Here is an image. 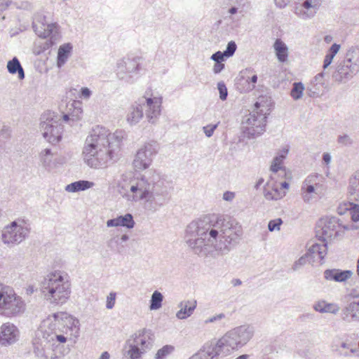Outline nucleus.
Here are the masks:
<instances>
[{
	"mask_svg": "<svg viewBox=\"0 0 359 359\" xmlns=\"http://www.w3.org/2000/svg\"><path fill=\"white\" fill-rule=\"evenodd\" d=\"M243 235L241 225L225 216L206 215L191 222L186 229V243L200 257L215 252L227 254Z\"/></svg>",
	"mask_w": 359,
	"mask_h": 359,
	"instance_id": "nucleus-1",
	"label": "nucleus"
},
{
	"mask_svg": "<svg viewBox=\"0 0 359 359\" xmlns=\"http://www.w3.org/2000/svg\"><path fill=\"white\" fill-rule=\"evenodd\" d=\"M158 151L156 142L146 143L135 155L133 165L142 171L136 173L128 184L121 187V193L128 202L144 201L161 207L168 201V187L163 176L154 169H147Z\"/></svg>",
	"mask_w": 359,
	"mask_h": 359,
	"instance_id": "nucleus-2",
	"label": "nucleus"
},
{
	"mask_svg": "<svg viewBox=\"0 0 359 359\" xmlns=\"http://www.w3.org/2000/svg\"><path fill=\"white\" fill-rule=\"evenodd\" d=\"M126 132L117 130L111 133L107 128L96 126L87 136L83 149L84 162L92 168L106 166L117 156Z\"/></svg>",
	"mask_w": 359,
	"mask_h": 359,
	"instance_id": "nucleus-3",
	"label": "nucleus"
},
{
	"mask_svg": "<svg viewBox=\"0 0 359 359\" xmlns=\"http://www.w3.org/2000/svg\"><path fill=\"white\" fill-rule=\"evenodd\" d=\"M255 328L243 325L226 332L217 341L206 343L202 349L189 359H219L220 354L228 355L246 345L253 337Z\"/></svg>",
	"mask_w": 359,
	"mask_h": 359,
	"instance_id": "nucleus-4",
	"label": "nucleus"
},
{
	"mask_svg": "<svg viewBox=\"0 0 359 359\" xmlns=\"http://www.w3.org/2000/svg\"><path fill=\"white\" fill-rule=\"evenodd\" d=\"M41 292L44 299L51 304H65L72 292L69 275L62 271L48 273L41 283Z\"/></svg>",
	"mask_w": 359,
	"mask_h": 359,
	"instance_id": "nucleus-5",
	"label": "nucleus"
},
{
	"mask_svg": "<svg viewBox=\"0 0 359 359\" xmlns=\"http://www.w3.org/2000/svg\"><path fill=\"white\" fill-rule=\"evenodd\" d=\"M61 332L59 327V322L54 318V314L43 320L39 327L35 331L33 338L32 344L34 347V351L38 355H43V343H53L55 341L59 343H65L67 337H65Z\"/></svg>",
	"mask_w": 359,
	"mask_h": 359,
	"instance_id": "nucleus-6",
	"label": "nucleus"
},
{
	"mask_svg": "<svg viewBox=\"0 0 359 359\" xmlns=\"http://www.w3.org/2000/svg\"><path fill=\"white\" fill-rule=\"evenodd\" d=\"M154 338L150 330L142 329L132 334L126 341L125 355L130 359H140L153 346Z\"/></svg>",
	"mask_w": 359,
	"mask_h": 359,
	"instance_id": "nucleus-7",
	"label": "nucleus"
},
{
	"mask_svg": "<svg viewBox=\"0 0 359 359\" xmlns=\"http://www.w3.org/2000/svg\"><path fill=\"white\" fill-rule=\"evenodd\" d=\"M25 311V303L17 295L13 287L0 283V315L6 318H14Z\"/></svg>",
	"mask_w": 359,
	"mask_h": 359,
	"instance_id": "nucleus-8",
	"label": "nucleus"
},
{
	"mask_svg": "<svg viewBox=\"0 0 359 359\" xmlns=\"http://www.w3.org/2000/svg\"><path fill=\"white\" fill-rule=\"evenodd\" d=\"M32 28L36 34L42 39H48L46 48H49L60 39V27L56 22H48L43 12H37L33 16Z\"/></svg>",
	"mask_w": 359,
	"mask_h": 359,
	"instance_id": "nucleus-9",
	"label": "nucleus"
},
{
	"mask_svg": "<svg viewBox=\"0 0 359 359\" xmlns=\"http://www.w3.org/2000/svg\"><path fill=\"white\" fill-rule=\"evenodd\" d=\"M266 111L268 109L262 101L255 102V109L249 114L243 122L245 124L244 133L248 137H255L265 131Z\"/></svg>",
	"mask_w": 359,
	"mask_h": 359,
	"instance_id": "nucleus-10",
	"label": "nucleus"
},
{
	"mask_svg": "<svg viewBox=\"0 0 359 359\" xmlns=\"http://www.w3.org/2000/svg\"><path fill=\"white\" fill-rule=\"evenodd\" d=\"M40 121V131L43 137L53 144L58 143L63 131L60 117L48 111L41 115Z\"/></svg>",
	"mask_w": 359,
	"mask_h": 359,
	"instance_id": "nucleus-11",
	"label": "nucleus"
},
{
	"mask_svg": "<svg viewBox=\"0 0 359 359\" xmlns=\"http://www.w3.org/2000/svg\"><path fill=\"white\" fill-rule=\"evenodd\" d=\"M348 228L342 226L336 217H325L321 218L316 226V236L323 241L341 236L344 230Z\"/></svg>",
	"mask_w": 359,
	"mask_h": 359,
	"instance_id": "nucleus-12",
	"label": "nucleus"
},
{
	"mask_svg": "<svg viewBox=\"0 0 359 359\" xmlns=\"http://www.w3.org/2000/svg\"><path fill=\"white\" fill-rule=\"evenodd\" d=\"M141 69L140 57L124 58L120 60L117 63V76L119 79L128 83H133L136 80Z\"/></svg>",
	"mask_w": 359,
	"mask_h": 359,
	"instance_id": "nucleus-13",
	"label": "nucleus"
},
{
	"mask_svg": "<svg viewBox=\"0 0 359 359\" xmlns=\"http://www.w3.org/2000/svg\"><path fill=\"white\" fill-rule=\"evenodd\" d=\"M323 177L317 173L309 175L302 183L300 194L302 200L306 203H311L316 200L322 187Z\"/></svg>",
	"mask_w": 359,
	"mask_h": 359,
	"instance_id": "nucleus-14",
	"label": "nucleus"
},
{
	"mask_svg": "<svg viewBox=\"0 0 359 359\" xmlns=\"http://www.w3.org/2000/svg\"><path fill=\"white\" fill-rule=\"evenodd\" d=\"M29 233V229L24 224L13 222L4 229L1 235L2 241L8 245L19 244L25 239Z\"/></svg>",
	"mask_w": 359,
	"mask_h": 359,
	"instance_id": "nucleus-15",
	"label": "nucleus"
},
{
	"mask_svg": "<svg viewBox=\"0 0 359 359\" xmlns=\"http://www.w3.org/2000/svg\"><path fill=\"white\" fill-rule=\"evenodd\" d=\"M258 77L257 72L251 67L240 72L236 81V88L243 93H249L255 88Z\"/></svg>",
	"mask_w": 359,
	"mask_h": 359,
	"instance_id": "nucleus-16",
	"label": "nucleus"
},
{
	"mask_svg": "<svg viewBox=\"0 0 359 359\" xmlns=\"http://www.w3.org/2000/svg\"><path fill=\"white\" fill-rule=\"evenodd\" d=\"M143 111H145L146 117L149 123H154L161 114L162 99L159 97L140 98Z\"/></svg>",
	"mask_w": 359,
	"mask_h": 359,
	"instance_id": "nucleus-17",
	"label": "nucleus"
},
{
	"mask_svg": "<svg viewBox=\"0 0 359 359\" xmlns=\"http://www.w3.org/2000/svg\"><path fill=\"white\" fill-rule=\"evenodd\" d=\"M321 3L322 0H304L302 4L294 7V13L302 20H309L315 16Z\"/></svg>",
	"mask_w": 359,
	"mask_h": 359,
	"instance_id": "nucleus-18",
	"label": "nucleus"
},
{
	"mask_svg": "<svg viewBox=\"0 0 359 359\" xmlns=\"http://www.w3.org/2000/svg\"><path fill=\"white\" fill-rule=\"evenodd\" d=\"M359 71L352 65L346 63L344 60L339 61L334 72L332 73V78L338 83H346L355 76Z\"/></svg>",
	"mask_w": 359,
	"mask_h": 359,
	"instance_id": "nucleus-19",
	"label": "nucleus"
},
{
	"mask_svg": "<svg viewBox=\"0 0 359 359\" xmlns=\"http://www.w3.org/2000/svg\"><path fill=\"white\" fill-rule=\"evenodd\" d=\"M19 335L18 329L11 323H4L0 327V344L8 346L14 344Z\"/></svg>",
	"mask_w": 359,
	"mask_h": 359,
	"instance_id": "nucleus-20",
	"label": "nucleus"
},
{
	"mask_svg": "<svg viewBox=\"0 0 359 359\" xmlns=\"http://www.w3.org/2000/svg\"><path fill=\"white\" fill-rule=\"evenodd\" d=\"M54 318L59 322V326L63 325L62 330L64 332L61 333L67 334L68 330L77 333L79 331V322L73 316L67 314V313H54Z\"/></svg>",
	"mask_w": 359,
	"mask_h": 359,
	"instance_id": "nucleus-21",
	"label": "nucleus"
},
{
	"mask_svg": "<svg viewBox=\"0 0 359 359\" xmlns=\"http://www.w3.org/2000/svg\"><path fill=\"white\" fill-rule=\"evenodd\" d=\"M353 275L351 270H341L339 269H326L323 272V277L327 281L336 283H345Z\"/></svg>",
	"mask_w": 359,
	"mask_h": 359,
	"instance_id": "nucleus-22",
	"label": "nucleus"
},
{
	"mask_svg": "<svg viewBox=\"0 0 359 359\" xmlns=\"http://www.w3.org/2000/svg\"><path fill=\"white\" fill-rule=\"evenodd\" d=\"M341 318L347 323H359V303L353 301L348 303L341 311Z\"/></svg>",
	"mask_w": 359,
	"mask_h": 359,
	"instance_id": "nucleus-23",
	"label": "nucleus"
},
{
	"mask_svg": "<svg viewBox=\"0 0 359 359\" xmlns=\"http://www.w3.org/2000/svg\"><path fill=\"white\" fill-rule=\"evenodd\" d=\"M143 115V107L140 100L138 99L137 102L128 108L126 115V121L130 125L133 126L140 122L142 118Z\"/></svg>",
	"mask_w": 359,
	"mask_h": 359,
	"instance_id": "nucleus-24",
	"label": "nucleus"
},
{
	"mask_svg": "<svg viewBox=\"0 0 359 359\" xmlns=\"http://www.w3.org/2000/svg\"><path fill=\"white\" fill-rule=\"evenodd\" d=\"M135 221L131 214L127 213L107 221V227L123 226L127 229H133L135 226Z\"/></svg>",
	"mask_w": 359,
	"mask_h": 359,
	"instance_id": "nucleus-25",
	"label": "nucleus"
},
{
	"mask_svg": "<svg viewBox=\"0 0 359 359\" xmlns=\"http://www.w3.org/2000/svg\"><path fill=\"white\" fill-rule=\"evenodd\" d=\"M178 307L180 309L176 313V317L180 320L187 319L191 316L196 307V301H182Z\"/></svg>",
	"mask_w": 359,
	"mask_h": 359,
	"instance_id": "nucleus-26",
	"label": "nucleus"
},
{
	"mask_svg": "<svg viewBox=\"0 0 359 359\" xmlns=\"http://www.w3.org/2000/svg\"><path fill=\"white\" fill-rule=\"evenodd\" d=\"M325 241L322 239L320 243H315L312 245L306 253L308 256L311 257L313 260H323L327 255V244L325 243Z\"/></svg>",
	"mask_w": 359,
	"mask_h": 359,
	"instance_id": "nucleus-27",
	"label": "nucleus"
},
{
	"mask_svg": "<svg viewBox=\"0 0 359 359\" xmlns=\"http://www.w3.org/2000/svg\"><path fill=\"white\" fill-rule=\"evenodd\" d=\"M313 309L320 313H332L337 314L340 310V307L337 304L328 303L325 300H320L315 302Z\"/></svg>",
	"mask_w": 359,
	"mask_h": 359,
	"instance_id": "nucleus-28",
	"label": "nucleus"
},
{
	"mask_svg": "<svg viewBox=\"0 0 359 359\" xmlns=\"http://www.w3.org/2000/svg\"><path fill=\"white\" fill-rule=\"evenodd\" d=\"M286 194L285 190L279 189L277 184H272L267 182L266 187L264 189V196L267 200L277 201L283 198Z\"/></svg>",
	"mask_w": 359,
	"mask_h": 359,
	"instance_id": "nucleus-29",
	"label": "nucleus"
},
{
	"mask_svg": "<svg viewBox=\"0 0 359 359\" xmlns=\"http://www.w3.org/2000/svg\"><path fill=\"white\" fill-rule=\"evenodd\" d=\"M290 150V147L286 145L280 149L276 156L273 158L271 165V171L276 173L283 169V161L287 156Z\"/></svg>",
	"mask_w": 359,
	"mask_h": 359,
	"instance_id": "nucleus-30",
	"label": "nucleus"
},
{
	"mask_svg": "<svg viewBox=\"0 0 359 359\" xmlns=\"http://www.w3.org/2000/svg\"><path fill=\"white\" fill-rule=\"evenodd\" d=\"M128 239L129 236L127 234L119 236L118 235L113 233L111 235V238L107 241V245L111 251L121 252L123 248L122 243L127 241Z\"/></svg>",
	"mask_w": 359,
	"mask_h": 359,
	"instance_id": "nucleus-31",
	"label": "nucleus"
},
{
	"mask_svg": "<svg viewBox=\"0 0 359 359\" xmlns=\"http://www.w3.org/2000/svg\"><path fill=\"white\" fill-rule=\"evenodd\" d=\"M343 60L359 71V47L353 46L349 47Z\"/></svg>",
	"mask_w": 359,
	"mask_h": 359,
	"instance_id": "nucleus-32",
	"label": "nucleus"
},
{
	"mask_svg": "<svg viewBox=\"0 0 359 359\" xmlns=\"http://www.w3.org/2000/svg\"><path fill=\"white\" fill-rule=\"evenodd\" d=\"M273 48L279 62H285L287 60L288 48L281 39H278L276 40L273 43Z\"/></svg>",
	"mask_w": 359,
	"mask_h": 359,
	"instance_id": "nucleus-33",
	"label": "nucleus"
},
{
	"mask_svg": "<svg viewBox=\"0 0 359 359\" xmlns=\"http://www.w3.org/2000/svg\"><path fill=\"white\" fill-rule=\"evenodd\" d=\"M73 46L71 43H64L58 49L57 57V65L58 67H62L67 61Z\"/></svg>",
	"mask_w": 359,
	"mask_h": 359,
	"instance_id": "nucleus-34",
	"label": "nucleus"
},
{
	"mask_svg": "<svg viewBox=\"0 0 359 359\" xmlns=\"http://www.w3.org/2000/svg\"><path fill=\"white\" fill-rule=\"evenodd\" d=\"M95 186L94 182L87 180H79L67 184L65 187V190L68 192H78L81 191H85Z\"/></svg>",
	"mask_w": 359,
	"mask_h": 359,
	"instance_id": "nucleus-35",
	"label": "nucleus"
},
{
	"mask_svg": "<svg viewBox=\"0 0 359 359\" xmlns=\"http://www.w3.org/2000/svg\"><path fill=\"white\" fill-rule=\"evenodd\" d=\"M41 165L47 170L54 168L53 154L50 149H43L39 154Z\"/></svg>",
	"mask_w": 359,
	"mask_h": 359,
	"instance_id": "nucleus-36",
	"label": "nucleus"
},
{
	"mask_svg": "<svg viewBox=\"0 0 359 359\" xmlns=\"http://www.w3.org/2000/svg\"><path fill=\"white\" fill-rule=\"evenodd\" d=\"M348 193L353 199L359 202V171L349 180Z\"/></svg>",
	"mask_w": 359,
	"mask_h": 359,
	"instance_id": "nucleus-37",
	"label": "nucleus"
},
{
	"mask_svg": "<svg viewBox=\"0 0 359 359\" xmlns=\"http://www.w3.org/2000/svg\"><path fill=\"white\" fill-rule=\"evenodd\" d=\"M7 69L9 73L14 74L18 73V78L23 79L25 78V72L22 67L18 59L13 57L11 60L8 62Z\"/></svg>",
	"mask_w": 359,
	"mask_h": 359,
	"instance_id": "nucleus-38",
	"label": "nucleus"
},
{
	"mask_svg": "<svg viewBox=\"0 0 359 359\" xmlns=\"http://www.w3.org/2000/svg\"><path fill=\"white\" fill-rule=\"evenodd\" d=\"M163 301V295L161 292L158 290H155L151 294V299L149 301V309L151 311L158 310L162 306Z\"/></svg>",
	"mask_w": 359,
	"mask_h": 359,
	"instance_id": "nucleus-39",
	"label": "nucleus"
},
{
	"mask_svg": "<svg viewBox=\"0 0 359 359\" xmlns=\"http://www.w3.org/2000/svg\"><path fill=\"white\" fill-rule=\"evenodd\" d=\"M304 86L302 82H294L290 92L291 97L294 100H298L302 97Z\"/></svg>",
	"mask_w": 359,
	"mask_h": 359,
	"instance_id": "nucleus-40",
	"label": "nucleus"
},
{
	"mask_svg": "<svg viewBox=\"0 0 359 359\" xmlns=\"http://www.w3.org/2000/svg\"><path fill=\"white\" fill-rule=\"evenodd\" d=\"M174 351V347L171 345H165L160 348L156 353V359H165Z\"/></svg>",
	"mask_w": 359,
	"mask_h": 359,
	"instance_id": "nucleus-41",
	"label": "nucleus"
},
{
	"mask_svg": "<svg viewBox=\"0 0 359 359\" xmlns=\"http://www.w3.org/2000/svg\"><path fill=\"white\" fill-rule=\"evenodd\" d=\"M226 318V315L223 313H220L208 318L204 320V324L208 325L209 323L221 324V322Z\"/></svg>",
	"mask_w": 359,
	"mask_h": 359,
	"instance_id": "nucleus-42",
	"label": "nucleus"
},
{
	"mask_svg": "<svg viewBox=\"0 0 359 359\" xmlns=\"http://www.w3.org/2000/svg\"><path fill=\"white\" fill-rule=\"evenodd\" d=\"M350 212V215L353 222L359 221V205L350 203L347 208Z\"/></svg>",
	"mask_w": 359,
	"mask_h": 359,
	"instance_id": "nucleus-43",
	"label": "nucleus"
},
{
	"mask_svg": "<svg viewBox=\"0 0 359 359\" xmlns=\"http://www.w3.org/2000/svg\"><path fill=\"white\" fill-rule=\"evenodd\" d=\"M283 220L280 218L270 220L268 224V229L269 231H280Z\"/></svg>",
	"mask_w": 359,
	"mask_h": 359,
	"instance_id": "nucleus-44",
	"label": "nucleus"
},
{
	"mask_svg": "<svg viewBox=\"0 0 359 359\" xmlns=\"http://www.w3.org/2000/svg\"><path fill=\"white\" fill-rule=\"evenodd\" d=\"M236 49V43L235 41H231L228 43L226 50L223 51V55H224L226 57H230L234 55Z\"/></svg>",
	"mask_w": 359,
	"mask_h": 359,
	"instance_id": "nucleus-45",
	"label": "nucleus"
},
{
	"mask_svg": "<svg viewBox=\"0 0 359 359\" xmlns=\"http://www.w3.org/2000/svg\"><path fill=\"white\" fill-rule=\"evenodd\" d=\"M217 90L219 93L220 100L222 101L226 100L228 96V90L224 81H219L217 83Z\"/></svg>",
	"mask_w": 359,
	"mask_h": 359,
	"instance_id": "nucleus-46",
	"label": "nucleus"
},
{
	"mask_svg": "<svg viewBox=\"0 0 359 359\" xmlns=\"http://www.w3.org/2000/svg\"><path fill=\"white\" fill-rule=\"evenodd\" d=\"M339 348L340 349L344 348L349 350L353 354H356L358 352V349L354 346V342L350 341L348 339L343 341Z\"/></svg>",
	"mask_w": 359,
	"mask_h": 359,
	"instance_id": "nucleus-47",
	"label": "nucleus"
},
{
	"mask_svg": "<svg viewBox=\"0 0 359 359\" xmlns=\"http://www.w3.org/2000/svg\"><path fill=\"white\" fill-rule=\"evenodd\" d=\"M308 255L306 254L299 257L292 265V269L294 271L299 270L307 262Z\"/></svg>",
	"mask_w": 359,
	"mask_h": 359,
	"instance_id": "nucleus-48",
	"label": "nucleus"
},
{
	"mask_svg": "<svg viewBox=\"0 0 359 359\" xmlns=\"http://www.w3.org/2000/svg\"><path fill=\"white\" fill-rule=\"evenodd\" d=\"M116 299V293L115 292H109L106 300V308L107 309H112L114 307Z\"/></svg>",
	"mask_w": 359,
	"mask_h": 359,
	"instance_id": "nucleus-49",
	"label": "nucleus"
},
{
	"mask_svg": "<svg viewBox=\"0 0 359 359\" xmlns=\"http://www.w3.org/2000/svg\"><path fill=\"white\" fill-rule=\"evenodd\" d=\"M219 123L216 124H209L204 127H203V130L206 137H210L212 136L214 131L217 128Z\"/></svg>",
	"mask_w": 359,
	"mask_h": 359,
	"instance_id": "nucleus-50",
	"label": "nucleus"
},
{
	"mask_svg": "<svg viewBox=\"0 0 359 359\" xmlns=\"http://www.w3.org/2000/svg\"><path fill=\"white\" fill-rule=\"evenodd\" d=\"M337 142L344 146H350L353 144V140L348 135H339Z\"/></svg>",
	"mask_w": 359,
	"mask_h": 359,
	"instance_id": "nucleus-51",
	"label": "nucleus"
},
{
	"mask_svg": "<svg viewBox=\"0 0 359 359\" xmlns=\"http://www.w3.org/2000/svg\"><path fill=\"white\" fill-rule=\"evenodd\" d=\"M341 48V45L337 43H333L329 48L327 55L334 59L335 55L338 53Z\"/></svg>",
	"mask_w": 359,
	"mask_h": 359,
	"instance_id": "nucleus-52",
	"label": "nucleus"
},
{
	"mask_svg": "<svg viewBox=\"0 0 359 359\" xmlns=\"http://www.w3.org/2000/svg\"><path fill=\"white\" fill-rule=\"evenodd\" d=\"M341 48V45L337 43H333L329 48L327 55L334 59L335 55L338 53Z\"/></svg>",
	"mask_w": 359,
	"mask_h": 359,
	"instance_id": "nucleus-53",
	"label": "nucleus"
},
{
	"mask_svg": "<svg viewBox=\"0 0 359 359\" xmlns=\"http://www.w3.org/2000/svg\"><path fill=\"white\" fill-rule=\"evenodd\" d=\"M72 106L74 108V111L73 112V116H75L76 118H80V115L83 112V109L81 107V103L80 102H74L72 104Z\"/></svg>",
	"mask_w": 359,
	"mask_h": 359,
	"instance_id": "nucleus-54",
	"label": "nucleus"
},
{
	"mask_svg": "<svg viewBox=\"0 0 359 359\" xmlns=\"http://www.w3.org/2000/svg\"><path fill=\"white\" fill-rule=\"evenodd\" d=\"M92 95V91L87 87H83L80 90L79 97L83 100H88Z\"/></svg>",
	"mask_w": 359,
	"mask_h": 359,
	"instance_id": "nucleus-55",
	"label": "nucleus"
},
{
	"mask_svg": "<svg viewBox=\"0 0 359 359\" xmlns=\"http://www.w3.org/2000/svg\"><path fill=\"white\" fill-rule=\"evenodd\" d=\"M225 57L226 56L223 55V52L219 50L212 54L210 59L214 60L215 62H219L224 61Z\"/></svg>",
	"mask_w": 359,
	"mask_h": 359,
	"instance_id": "nucleus-56",
	"label": "nucleus"
},
{
	"mask_svg": "<svg viewBox=\"0 0 359 359\" xmlns=\"http://www.w3.org/2000/svg\"><path fill=\"white\" fill-rule=\"evenodd\" d=\"M18 8L25 11H31L33 9V5L31 2L28 1H25L20 2L18 4Z\"/></svg>",
	"mask_w": 359,
	"mask_h": 359,
	"instance_id": "nucleus-57",
	"label": "nucleus"
},
{
	"mask_svg": "<svg viewBox=\"0 0 359 359\" xmlns=\"http://www.w3.org/2000/svg\"><path fill=\"white\" fill-rule=\"evenodd\" d=\"M11 130L8 126H4L0 130V135L4 138H8L11 137Z\"/></svg>",
	"mask_w": 359,
	"mask_h": 359,
	"instance_id": "nucleus-58",
	"label": "nucleus"
},
{
	"mask_svg": "<svg viewBox=\"0 0 359 359\" xmlns=\"http://www.w3.org/2000/svg\"><path fill=\"white\" fill-rule=\"evenodd\" d=\"M235 196L234 192L226 191L223 194L222 198L226 201L231 202L234 199Z\"/></svg>",
	"mask_w": 359,
	"mask_h": 359,
	"instance_id": "nucleus-59",
	"label": "nucleus"
},
{
	"mask_svg": "<svg viewBox=\"0 0 359 359\" xmlns=\"http://www.w3.org/2000/svg\"><path fill=\"white\" fill-rule=\"evenodd\" d=\"M325 75V72H320L319 74H318L315 77H314V82H316V84L318 85H321L323 86L324 84V81H323V78Z\"/></svg>",
	"mask_w": 359,
	"mask_h": 359,
	"instance_id": "nucleus-60",
	"label": "nucleus"
},
{
	"mask_svg": "<svg viewBox=\"0 0 359 359\" xmlns=\"http://www.w3.org/2000/svg\"><path fill=\"white\" fill-rule=\"evenodd\" d=\"M290 2V0H274L276 6L279 8H285Z\"/></svg>",
	"mask_w": 359,
	"mask_h": 359,
	"instance_id": "nucleus-61",
	"label": "nucleus"
},
{
	"mask_svg": "<svg viewBox=\"0 0 359 359\" xmlns=\"http://www.w3.org/2000/svg\"><path fill=\"white\" fill-rule=\"evenodd\" d=\"M224 68V65L222 63V62H215L213 66V72L215 74H218L222 72V70Z\"/></svg>",
	"mask_w": 359,
	"mask_h": 359,
	"instance_id": "nucleus-62",
	"label": "nucleus"
},
{
	"mask_svg": "<svg viewBox=\"0 0 359 359\" xmlns=\"http://www.w3.org/2000/svg\"><path fill=\"white\" fill-rule=\"evenodd\" d=\"M333 58L326 54L323 61V69H327L332 62Z\"/></svg>",
	"mask_w": 359,
	"mask_h": 359,
	"instance_id": "nucleus-63",
	"label": "nucleus"
},
{
	"mask_svg": "<svg viewBox=\"0 0 359 359\" xmlns=\"http://www.w3.org/2000/svg\"><path fill=\"white\" fill-rule=\"evenodd\" d=\"M12 0H0V11L6 10L11 4Z\"/></svg>",
	"mask_w": 359,
	"mask_h": 359,
	"instance_id": "nucleus-64",
	"label": "nucleus"
}]
</instances>
